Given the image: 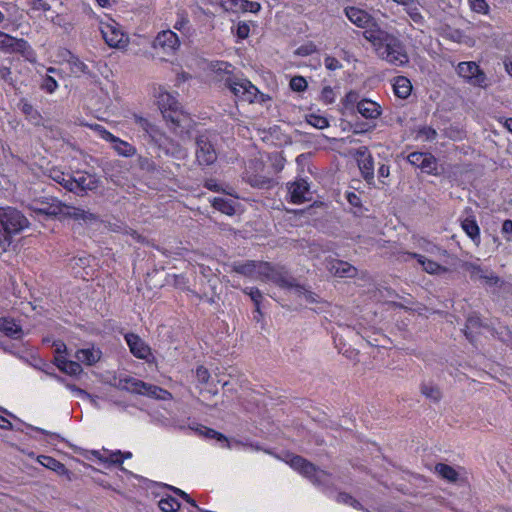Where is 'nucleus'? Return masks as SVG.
<instances>
[{
    "label": "nucleus",
    "instance_id": "nucleus-1",
    "mask_svg": "<svg viewBox=\"0 0 512 512\" xmlns=\"http://www.w3.org/2000/svg\"><path fill=\"white\" fill-rule=\"evenodd\" d=\"M231 270L245 277L273 282L281 288L290 290L301 301L306 303L317 302V295L298 285L295 279L282 266H274L268 262L247 260L232 263Z\"/></svg>",
    "mask_w": 512,
    "mask_h": 512
},
{
    "label": "nucleus",
    "instance_id": "nucleus-2",
    "mask_svg": "<svg viewBox=\"0 0 512 512\" xmlns=\"http://www.w3.org/2000/svg\"><path fill=\"white\" fill-rule=\"evenodd\" d=\"M364 37L371 42L377 55L389 64L402 66L408 63V55L403 44L397 37L381 28H373L364 31Z\"/></svg>",
    "mask_w": 512,
    "mask_h": 512
},
{
    "label": "nucleus",
    "instance_id": "nucleus-3",
    "mask_svg": "<svg viewBox=\"0 0 512 512\" xmlns=\"http://www.w3.org/2000/svg\"><path fill=\"white\" fill-rule=\"evenodd\" d=\"M153 96L156 99L157 105L164 119L170 121L174 125H180L185 115L175 96L167 92L161 86L153 88Z\"/></svg>",
    "mask_w": 512,
    "mask_h": 512
},
{
    "label": "nucleus",
    "instance_id": "nucleus-4",
    "mask_svg": "<svg viewBox=\"0 0 512 512\" xmlns=\"http://www.w3.org/2000/svg\"><path fill=\"white\" fill-rule=\"evenodd\" d=\"M224 85L240 101L254 103L258 98L264 101V95L246 78L237 75L227 76L224 78Z\"/></svg>",
    "mask_w": 512,
    "mask_h": 512
},
{
    "label": "nucleus",
    "instance_id": "nucleus-5",
    "mask_svg": "<svg viewBox=\"0 0 512 512\" xmlns=\"http://www.w3.org/2000/svg\"><path fill=\"white\" fill-rule=\"evenodd\" d=\"M119 387L132 393L145 395L158 400H171L172 394L156 385L145 383L134 377H125L119 380Z\"/></svg>",
    "mask_w": 512,
    "mask_h": 512
},
{
    "label": "nucleus",
    "instance_id": "nucleus-6",
    "mask_svg": "<svg viewBox=\"0 0 512 512\" xmlns=\"http://www.w3.org/2000/svg\"><path fill=\"white\" fill-rule=\"evenodd\" d=\"M100 31L106 44L111 48L125 49L129 44L128 35L114 20L101 22Z\"/></svg>",
    "mask_w": 512,
    "mask_h": 512
},
{
    "label": "nucleus",
    "instance_id": "nucleus-7",
    "mask_svg": "<svg viewBox=\"0 0 512 512\" xmlns=\"http://www.w3.org/2000/svg\"><path fill=\"white\" fill-rule=\"evenodd\" d=\"M0 223L7 234H17L29 226L28 219L12 207L0 208Z\"/></svg>",
    "mask_w": 512,
    "mask_h": 512
},
{
    "label": "nucleus",
    "instance_id": "nucleus-8",
    "mask_svg": "<svg viewBox=\"0 0 512 512\" xmlns=\"http://www.w3.org/2000/svg\"><path fill=\"white\" fill-rule=\"evenodd\" d=\"M152 48L162 58L172 56L180 48L179 37L170 29L160 31L152 42Z\"/></svg>",
    "mask_w": 512,
    "mask_h": 512
},
{
    "label": "nucleus",
    "instance_id": "nucleus-9",
    "mask_svg": "<svg viewBox=\"0 0 512 512\" xmlns=\"http://www.w3.org/2000/svg\"><path fill=\"white\" fill-rule=\"evenodd\" d=\"M98 182L96 175L88 172L77 171L71 175V179L68 184V191L80 195L86 191L96 189L98 187Z\"/></svg>",
    "mask_w": 512,
    "mask_h": 512
},
{
    "label": "nucleus",
    "instance_id": "nucleus-10",
    "mask_svg": "<svg viewBox=\"0 0 512 512\" xmlns=\"http://www.w3.org/2000/svg\"><path fill=\"white\" fill-rule=\"evenodd\" d=\"M191 429L194 430L195 433L200 437L207 439H215L216 443L221 446H250L247 440L238 439L235 437L228 438L225 435L203 425H197L195 428Z\"/></svg>",
    "mask_w": 512,
    "mask_h": 512
},
{
    "label": "nucleus",
    "instance_id": "nucleus-11",
    "mask_svg": "<svg viewBox=\"0 0 512 512\" xmlns=\"http://www.w3.org/2000/svg\"><path fill=\"white\" fill-rule=\"evenodd\" d=\"M0 50L4 53H20L25 56L32 52V49L26 40L13 37L1 30Z\"/></svg>",
    "mask_w": 512,
    "mask_h": 512
},
{
    "label": "nucleus",
    "instance_id": "nucleus-12",
    "mask_svg": "<svg viewBox=\"0 0 512 512\" xmlns=\"http://www.w3.org/2000/svg\"><path fill=\"white\" fill-rule=\"evenodd\" d=\"M457 73L475 86H486V75L475 62H460L457 66Z\"/></svg>",
    "mask_w": 512,
    "mask_h": 512
},
{
    "label": "nucleus",
    "instance_id": "nucleus-13",
    "mask_svg": "<svg viewBox=\"0 0 512 512\" xmlns=\"http://www.w3.org/2000/svg\"><path fill=\"white\" fill-rule=\"evenodd\" d=\"M29 209L36 215L57 216L64 213L65 205L54 198H46L32 202Z\"/></svg>",
    "mask_w": 512,
    "mask_h": 512
},
{
    "label": "nucleus",
    "instance_id": "nucleus-14",
    "mask_svg": "<svg viewBox=\"0 0 512 512\" xmlns=\"http://www.w3.org/2000/svg\"><path fill=\"white\" fill-rule=\"evenodd\" d=\"M196 146V159L200 165H211L216 161V150L206 135L197 138Z\"/></svg>",
    "mask_w": 512,
    "mask_h": 512
},
{
    "label": "nucleus",
    "instance_id": "nucleus-15",
    "mask_svg": "<svg viewBox=\"0 0 512 512\" xmlns=\"http://www.w3.org/2000/svg\"><path fill=\"white\" fill-rule=\"evenodd\" d=\"M290 466L295 470L300 471L306 477L311 478L315 484L323 483L324 478L327 477L324 471H317V469L312 463L307 462L304 458L300 456H293L290 459Z\"/></svg>",
    "mask_w": 512,
    "mask_h": 512
},
{
    "label": "nucleus",
    "instance_id": "nucleus-16",
    "mask_svg": "<svg viewBox=\"0 0 512 512\" xmlns=\"http://www.w3.org/2000/svg\"><path fill=\"white\" fill-rule=\"evenodd\" d=\"M287 190L290 202L301 204L311 200V192L308 182L305 179H297L287 183Z\"/></svg>",
    "mask_w": 512,
    "mask_h": 512
},
{
    "label": "nucleus",
    "instance_id": "nucleus-17",
    "mask_svg": "<svg viewBox=\"0 0 512 512\" xmlns=\"http://www.w3.org/2000/svg\"><path fill=\"white\" fill-rule=\"evenodd\" d=\"M347 18L356 26L364 28L365 31L373 28H380L375 20L363 9L357 7H347L345 9Z\"/></svg>",
    "mask_w": 512,
    "mask_h": 512
},
{
    "label": "nucleus",
    "instance_id": "nucleus-18",
    "mask_svg": "<svg viewBox=\"0 0 512 512\" xmlns=\"http://www.w3.org/2000/svg\"><path fill=\"white\" fill-rule=\"evenodd\" d=\"M355 156L362 176L368 184H371L374 180V162L368 148L360 147L356 150Z\"/></svg>",
    "mask_w": 512,
    "mask_h": 512
},
{
    "label": "nucleus",
    "instance_id": "nucleus-19",
    "mask_svg": "<svg viewBox=\"0 0 512 512\" xmlns=\"http://www.w3.org/2000/svg\"><path fill=\"white\" fill-rule=\"evenodd\" d=\"M125 341L135 357L147 362L153 358L151 348L138 335L128 333L125 335Z\"/></svg>",
    "mask_w": 512,
    "mask_h": 512
},
{
    "label": "nucleus",
    "instance_id": "nucleus-20",
    "mask_svg": "<svg viewBox=\"0 0 512 512\" xmlns=\"http://www.w3.org/2000/svg\"><path fill=\"white\" fill-rule=\"evenodd\" d=\"M211 4L219 5L225 11H238L244 10L252 13H257L261 9L258 2L248 0H209Z\"/></svg>",
    "mask_w": 512,
    "mask_h": 512
},
{
    "label": "nucleus",
    "instance_id": "nucleus-21",
    "mask_svg": "<svg viewBox=\"0 0 512 512\" xmlns=\"http://www.w3.org/2000/svg\"><path fill=\"white\" fill-rule=\"evenodd\" d=\"M410 164L420 168L426 173H434L437 170L435 157L430 153L412 152L407 157Z\"/></svg>",
    "mask_w": 512,
    "mask_h": 512
},
{
    "label": "nucleus",
    "instance_id": "nucleus-22",
    "mask_svg": "<svg viewBox=\"0 0 512 512\" xmlns=\"http://www.w3.org/2000/svg\"><path fill=\"white\" fill-rule=\"evenodd\" d=\"M128 119L138 126L151 140L160 142L162 139V133L159 128L151 123L147 118L137 113H132L128 116Z\"/></svg>",
    "mask_w": 512,
    "mask_h": 512
},
{
    "label": "nucleus",
    "instance_id": "nucleus-23",
    "mask_svg": "<svg viewBox=\"0 0 512 512\" xmlns=\"http://www.w3.org/2000/svg\"><path fill=\"white\" fill-rule=\"evenodd\" d=\"M29 428L34 432L32 436L36 440H38L42 445L47 446H70L72 445L63 437L55 433H49L39 428Z\"/></svg>",
    "mask_w": 512,
    "mask_h": 512
},
{
    "label": "nucleus",
    "instance_id": "nucleus-24",
    "mask_svg": "<svg viewBox=\"0 0 512 512\" xmlns=\"http://www.w3.org/2000/svg\"><path fill=\"white\" fill-rule=\"evenodd\" d=\"M326 268L332 275L337 277H353L357 272L354 266L338 259L326 260Z\"/></svg>",
    "mask_w": 512,
    "mask_h": 512
},
{
    "label": "nucleus",
    "instance_id": "nucleus-25",
    "mask_svg": "<svg viewBox=\"0 0 512 512\" xmlns=\"http://www.w3.org/2000/svg\"><path fill=\"white\" fill-rule=\"evenodd\" d=\"M357 111L366 119H376L382 113L381 106L369 99L357 102Z\"/></svg>",
    "mask_w": 512,
    "mask_h": 512
},
{
    "label": "nucleus",
    "instance_id": "nucleus-26",
    "mask_svg": "<svg viewBox=\"0 0 512 512\" xmlns=\"http://www.w3.org/2000/svg\"><path fill=\"white\" fill-rule=\"evenodd\" d=\"M102 356V352L99 348H95L94 346L82 348L76 351L75 358L80 362L87 366L94 365L97 363Z\"/></svg>",
    "mask_w": 512,
    "mask_h": 512
},
{
    "label": "nucleus",
    "instance_id": "nucleus-27",
    "mask_svg": "<svg viewBox=\"0 0 512 512\" xmlns=\"http://www.w3.org/2000/svg\"><path fill=\"white\" fill-rule=\"evenodd\" d=\"M409 255L415 258L422 266L423 270L429 274H443L447 271L446 267L440 265L436 261L426 258L424 255L417 253H409Z\"/></svg>",
    "mask_w": 512,
    "mask_h": 512
},
{
    "label": "nucleus",
    "instance_id": "nucleus-28",
    "mask_svg": "<svg viewBox=\"0 0 512 512\" xmlns=\"http://www.w3.org/2000/svg\"><path fill=\"white\" fill-rule=\"evenodd\" d=\"M65 216H68L74 220H77L79 222H83L85 224L91 223L93 221L97 220V217L95 214L83 210L81 208L71 207L65 205L64 213H62Z\"/></svg>",
    "mask_w": 512,
    "mask_h": 512
},
{
    "label": "nucleus",
    "instance_id": "nucleus-29",
    "mask_svg": "<svg viewBox=\"0 0 512 512\" xmlns=\"http://www.w3.org/2000/svg\"><path fill=\"white\" fill-rule=\"evenodd\" d=\"M0 331L14 339H20L23 336L20 325L14 319L8 317L0 318Z\"/></svg>",
    "mask_w": 512,
    "mask_h": 512
},
{
    "label": "nucleus",
    "instance_id": "nucleus-30",
    "mask_svg": "<svg viewBox=\"0 0 512 512\" xmlns=\"http://www.w3.org/2000/svg\"><path fill=\"white\" fill-rule=\"evenodd\" d=\"M55 360L57 367L68 375L76 376L82 373L83 371L79 361L75 362L67 360L64 356H57Z\"/></svg>",
    "mask_w": 512,
    "mask_h": 512
},
{
    "label": "nucleus",
    "instance_id": "nucleus-31",
    "mask_svg": "<svg viewBox=\"0 0 512 512\" xmlns=\"http://www.w3.org/2000/svg\"><path fill=\"white\" fill-rule=\"evenodd\" d=\"M415 245L424 252L436 257H445L447 255V251L445 249H442L435 243L423 237L417 238L415 240Z\"/></svg>",
    "mask_w": 512,
    "mask_h": 512
},
{
    "label": "nucleus",
    "instance_id": "nucleus-32",
    "mask_svg": "<svg viewBox=\"0 0 512 512\" xmlns=\"http://www.w3.org/2000/svg\"><path fill=\"white\" fill-rule=\"evenodd\" d=\"M393 90L397 97L406 99L410 96L412 91L410 80L404 76L396 77L393 82Z\"/></svg>",
    "mask_w": 512,
    "mask_h": 512
},
{
    "label": "nucleus",
    "instance_id": "nucleus-33",
    "mask_svg": "<svg viewBox=\"0 0 512 512\" xmlns=\"http://www.w3.org/2000/svg\"><path fill=\"white\" fill-rule=\"evenodd\" d=\"M461 227L463 231L478 244L480 242V229L473 217H466L461 220Z\"/></svg>",
    "mask_w": 512,
    "mask_h": 512
},
{
    "label": "nucleus",
    "instance_id": "nucleus-34",
    "mask_svg": "<svg viewBox=\"0 0 512 512\" xmlns=\"http://www.w3.org/2000/svg\"><path fill=\"white\" fill-rule=\"evenodd\" d=\"M111 143L112 148L119 156L133 157L137 152L135 146L128 143L127 141L120 139L119 137L115 136L114 140Z\"/></svg>",
    "mask_w": 512,
    "mask_h": 512
},
{
    "label": "nucleus",
    "instance_id": "nucleus-35",
    "mask_svg": "<svg viewBox=\"0 0 512 512\" xmlns=\"http://www.w3.org/2000/svg\"><path fill=\"white\" fill-rule=\"evenodd\" d=\"M212 206L226 215H234L236 212V202L231 199L215 197L211 201Z\"/></svg>",
    "mask_w": 512,
    "mask_h": 512
},
{
    "label": "nucleus",
    "instance_id": "nucleus-36",
    "mask_svg": "<svg viewBox=\"0 0 512 512\" xmlns=\"http://www.w3.org/2000/svg\"><path fill=\"white\" fill-rule=\"evenodd\" d=\"M37 460L44 467L51 469L60 475L67 473L65 466L61 462L50 456H37Z\"/></svg>",
    "mask_w": 512,
    "mask_h": 512
},
{
    "label": "nucleus",
    "instance_id": "nucleus-37",
    "mask_svg": "<svg viewBox=\"0 0 512 512\" xmlns=\"http://www.w3.org/2000/svg\"><path fill=\"white\" fill-rule=\"evenodd\" d=\"M48 176L51 178L54 182L60 184L63 188L68 190V184L71 179V175L63 172L59 168L52 167L48 171Z\"/></svg>",
    "mask_w": 512,
    "mask_h": 512
},
{
    "label": "nucleus",
    "instance_id": "nucleus-38",
    "mask_svg": "<svg viewBox=\"0 0 512 512\" xmlns=\"http://www.w3.org/2000/svg\"><path fill=\"white\" fill-rule=\"evenodd\" d=\"M472 279L483 280L487 285L494 286L497 285L500 281L499 277L495 275L491 270L482 268L481 266L477 270V273L473 276Z\"/></svg>",
    "mask_w": 512,
    "mask_h": 512
},
{
    "label": "nucleus",
    "instance_id": "nucleus-39",
    "mask_svg": "<svg viewBox=\"0 0 512 512\" xmlns=\"http://www.w3.org/2000/svg\"><path fill=\"white\" fill-rule=\"evenodd\" d=\"M0 428L5 430H13L18 429L15 424L11 421L13 419L14 421L21 423L20 419L17 418L14 414L10 413L6 409L0 407Z\"/></svg>",
    "mask_w": 512,
    "mask_h": 512
},
{
    "label": "nucleus",
    "instance_id": "nucleus-40",
    "mask_svg": "<svg viewBox=\"0 0 512 512\" xmlns=\"http://www.w3.org/2000/svg\"><path fill=\"white\" fill-rule=\"evenodd\" d=\"M435 471L443 478L448 480L449 482H455L458 479V473L456 470L443 463H439L435 466Z\"/></svg>",
    "mask_w": 512,
    "mask_h": 512
},
{
    "label": "nucleus",
    "instance_id": "nucleus-41",
    "mask_svg": "<svg viewBox=\"0 0 512 512\" xmlns=\"http://www.w3.org/2000/svg\"><path fill=\"white\" fill-rule=\"evenodd\" d=\"M306 121L309 125L317 129H324L329 126V121L325 116L315 113L308 114L306 116Z\"/></svg>",
    "mask_w": 512,
    "mask_h": 512
},
{
    "label": "nucleus",
    "instance_id": "nucleus-42",
    "mask_svg": "<svg viewBox=\"0 0 512 512\" xmlns=\"http://www.w3.org/2000/svg\"><path fill=\"white\" fill-rule=\"evenodd\" d=\"M405 11L416 24H423L424 18L420 13V10L415 0H411V2H409V4L405 6Z\"/></svg>",
    "mask_w": 512,
    "mask_h": 512
},
{
    "label": "nucleus",
    "instance_id": "nucleus-43",
    "mask_svg": "<svg viewBox=\"0 0 512 512\" xmlns=\"http://www.w3.org/2000/svg\"><path fill=\"white\" fill-rule=\"evenodd\" d=\"M158 506L163 512H176L180 508L179 502L173 497L162 498Z\"/></svg>",
    "mask_w": 512,
    "mask_h": 512
},
{
    "label": "nucleus",
    "instance_id": "nucleus-44",
    "mask_svg": "<svg viewBox=\"0 0 512 512\" xmlns=\"http://www.w3.org/2000/svg\"><path fill=\"white\" fill-rule=\"evenodd\" d=\"M71 73L75 75L85 74L88 72L87 65L77 57L72 56L69 60Z\"/></svg>",
    "mask_w": 512,
    "mask_h": 512
},
{
    "label": "nucleus",
    "instance_id": "nucleus-45",
    "mask_svg": "<svg viewBox=\"0 0 512 512\" xmlns=\"http://www.w3.org/2000/svg\"><path fill=\"white\" fill-rule=\"evenodd\" d=\"M421 392L427 398H430V399H432L434 401H438L441 398L440 390L436 386H434V385H430V384L422 385Z\"/></svg>",
    "mask_w": 512,
    "mask_h": 512
},
{
    "label": "nucleus",
    "instance_id": "nucleus-46",
    "mask_svg": "<svg viewBox=\"0 0 512 512\" xmlns=\"http://www.w3.org/2000/svg\"><path fill=\"white\" fill-rule=\"evenodd\" d=\"M470 8L479 14H488L489 5L486 0H468Z\"/></svg>",
    "mask_w": 512,
    "mask_h": 512
},
{
    "label": "nucleus",
    "instance_id": "nucleus-47",
    "mask_svg": "<svg viewBox=\"0 0 512 512\" xmlns=\"http://www.w3.org/2000/svg\"><path fill=\"white\" fill-rule=\"evenodd\" d=\"M213 70L217 73H223L221 78L223 82L225 77L234 76L232 74V65L227 62H216L213 64Z\"/></svg>",
    "mask_w": 512,
    "mask_h": 512
},
{
    "label": "nucleus",
    "instance_id": "nucleus-48",
    "mask_svg": "<svg viewBox=\"0 0 512 512\" xmlns=\"http://www.w3.org/2000/svg\"><path fill=\"white\" fill-rule=\"evenodd\" d=\"M289 85H290V88L296 92H302V91L306 90V88L308 86L306 79L302 76L293 77L290 80Z\"/></svg>",
    "mask_w": 512,
    "mask_h": 512
},
{
    "label": "nucleus",
    "instance_id": "nucleus-49",
    "mask_svg": "<svg viewBox=\"0 0 512 512\" xmlns=\"http://www.w3.org/2000/svg\"><path fill=\"white\" fill-rule=\"evenodd\" d=\"M243 292L250 296L251 300L253 301L255 306H259L263 299V295L261 291L258 288L255 287H247L243 289Z\"/></svg>",
    "mask_w": 512,
    "mask_h": 512
},
{
    "label": "nucleus",
    "instance_id": "nucleus-50",
    "mask_svg": "<svg viewBox=\"0 0 512 512\" xmlns=\"http://www.w3.org/2000/svg\"><path fill=\"white\" fill-rule=\"evenodd\" d=\"M436 131L430 127H423L419 129L417 133V138L422 141H431L435 139Z\"/></svg>",
    "mask_w": 512,
    "mask_h": 512
},
{
    "label": "nucleus",
    "instance_id": "nucleus-51",
    "mask_svg": "<svg viewBox=\"0 0 512 512\" xmlns=\"http://www.w3.org/2000/svg\"><path fill=\"white\" fill-rule=\"evenodd\" d=\"M320 99L325 104H332L335 101L334 90L330 86H325L321 91Z\"/></svg>",
    "mask_w": 512,
    "mask_h": 512
},
{
    "label": "nucleus",
    "instance_id": "nucleus-52",
    "mask_svg": "<svg viewBox=\"0 0 512 512\" xmlns=\"http://www.w3.org/2000/svg\"><path fill=\"white\" fill-rule=\"evenodd\" d=\"M41 88L45 90L47 93H53L58 88V84L52 76L47 75L43 79Z\"/></svg>",
    "mask_w": 512,
    "mask_h": 512
},
{
    "label": "nucleus",
    "instance_id": "nucleus-53",
    "mask_svg": "<svg viewBox=\"0 0 512 512\" xmlns=\"http://www.w3.org/2000/svg\"><path fill=\"white\" fill-rule=\"evenodd\" d=\"M95 132L101 137L103 140L107 142H112L115 138V135H113L111 132L106 130L103 126L99 124H95L94 126H91Z\"/></svg>",
    "mask_w": 512,
    "mask_h": 512
},
{
    "label": "nucleus",
    "instance_id": "nucleus-54",
    "mask_svg": "<svg viewBox=\"0 0 512 512\" xmlns=\"http://www.w3.org/2000/svg\"><path fill=\"white\" fill-rule=\"evenodd\" d=\"M95 132L101 137L103 140L107 142H112L115 138V135H113L111 132L106 130L103 126L99 124H95L94 126H91Z\"/></svg>",
    "mask_w": 512,
    "mask_h": 512
},
{
    "label": "nucleus",
    "instance_id": "nucleus-55",
    "mask_svg": "<svg viewBox=\"0 0 512 512\" xmlns=\"http://www.w3.org/2000/svg\"><path fill=\"white\" fill-rule=\"evenodd\" d=\"M250 26L246 22H239L236 27V36L239 40H244L249 36Z\"/></svg>",
    "mask_w": 512,
    "mask_h": 512
},
{
    "label": "nucleus",
    "instance_id": "nucleus-56",
    "mask_svg": "<svg viewBox=\"0 0 512 512\" xmlns=\"http://www.w3.org/2000/svg\"><path fill=\"white\" fill-rule=\"evenodd\" d=\"M21 111L29 118L35 119L39 117L38 112L33 108L31 104H29L27 101H21L20 104Z\"/></svg>",
    "mask_w": 512,
    "mask_h": 512
},
{
    "label": "nucleus",
    "instance_id": "nucleus-57",
    "mask_svg": "<svg viewBox=\"0 0 512 512\" xmlns=\"http://www.w3.org/2000/svg\"><path fill=\"white\" fill-rule=\"evenodd\" d=\"M317 51V47L312 42L306 43L304 45H301L297 48L296 54L299 56H308Z\"/></svg>",
    "mask_w": 512,
    "mask_h": 512
},
{
    "label": "nucleus",
    "instance_id": "nucleus-58",
    "mask_svg": "<svg viewBox=\"0 0 512 512\" xmlns=\"http://www.w3.org/2000/svg\"><path fill=\"white\" fill-rule=\"evenodd\" d=\"M248 181L252 186L259 187V188H266L271 185V179L269 178H257V177H249Z\"/></svg>",
    "mask_w": 512,
    "mask_h": 512
},
{
    "label": "nucleus",
    "instance_id": "nucleus-59",
    "mask_svg": "<svg viewBox=\"0 0 512 512\" xmlns=\"http://www.w3.org/2000/svg\"><path fill=\"white\" fill-rule=\"evenodd\" d=\"M337 501L339 503L352 505L353 507L360 506V503L347 493H339L337 496Z\"/></svg>",
    "mask_w": 512,
    "mask_h": 512
},
{
    "label": "nucleus",
    "instance_id": "nucleus-60",
    "mask_svg": "<svg viewBox=\"0 0 512 512\" xmlns=\"http://www.w3.org/2000/svg\"><path fill=\"white\" fill-rule=\"evenodd\" d=\"M324 65L330 71H334V70L340 69L342 67L339 60L332 56L325 57Z\"/></svg>",
    "mask_w": 512,
    "mask_h": 512
},
{
    "label": "nucleus",
    "instance_id": "nucleus-61",
    "mask_svg": "<svg viewBox=\"0 0 512 512\" xmlns=\"http://www.w3.org/2000/svg\"><path fill=\"white\" fill-rule=\"evenodd\" d=\"M196 378L200 383L206 384L210 378L209 371L205 367L199 366L196 369Z\"/></svg>",
    "mask_w": 512,
    "mask_h": 512
},
{
    "label": "nucleus",
    "instance_id": "nucleus-62",
    "mask_svg": "<svg viewBox=\"0 0 512 512\" xmlns=\"http://www.w3.org/2000/svg\"><path fill=\"white\" fill-rule=\"evenodd\" d=\"M204 186L213 192H226L225 189L215 179H207Z\"/></svg>",
    "mask_w": 512,
    "mask_h": 512
},
{
    "label": "nucleus",
    "instance_id": "nucleus-63",
    "mask_svg": "<svg viewBox=\"0 0 512 512\" xmlns=\"http://www.w3.org/2000/svg\"><path fill=\"white\" fill-rule=\"evenodd\" d=\"M66 388L69 389L71 392H73L77 397H90V394H88L86 391H84L81 388L76 387L73 384L66 383Z\"/></svg>",
    "mask_w": 512,
    "mask_h": 512
},
{
    "label": "nucleus",
    "instance_id": "nucleus-64",
    "mask_svg": "<svg viewBox=\"0 0 512 512\" xmlns=\"http://www.w3.org/2000/svg\"><path fill=\"white\" fill-rule=\"evenodd\" d=\"M189 21L186 17L180 16L174 24V29L178 31H184L188 25Z\"/></svg>",
    "mask_w": 512,
    "mask_h": 512
}]
</instances>
